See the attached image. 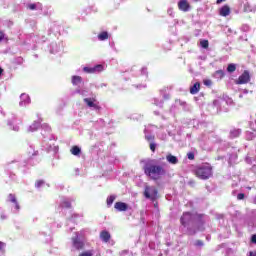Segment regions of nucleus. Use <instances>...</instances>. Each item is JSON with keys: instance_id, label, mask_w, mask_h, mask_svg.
Wrapping results in <instances>:
<instances>
[{"instance_id": "f257e3e1", "label": "nucleus", "mask_w": 256, "mask_h": 256, "mask_svg": "<svg viewBox=\"0 0 256 256\" xmlns=\"http://www.w3.org/2000/svg\"><path fill=\"white\" fill-rule=\"evenodd\" d=\"M180 223L187 228V235H195L197 231H203V228L195 229V225L203 224V215L191 212H184L180 218Z\"/></svg>"}, {"instance_id": "f03ea898", "label": "nucleus", "mask_w": 256, "mask_h": 256, "mask_svg": "<svg viewBox=\"0 0 256 256\" xmlns=\"http://www.w3.org/2000/svg\"><path fill=\"white\" fill-rule=\"evenodd\" d=\"M144 173L151 177V179L157 180L161 175H165V168L159 165H146L144 167Z\"/></svg>"}, {"instance_id": "7ed1b4c3", "label": "nucleus", "mask_w": 256, "mask_h": 256, "mask_svg": "<svg viewBox=\"0 0 256 256\" xmlns=\"http://www.w3.org/2000/svg\"><path fill=\"white\" fill-rule=\"evenodd\" d=\"M213 175V168L209 164L201 165L196 169V177L199 179H209Z\"/></svg>"}, {"instance_id": "20e7f679", "label": "nucleus", "mask_w": 256, "mask_h": 256, "mask_svg": "<svg viewBox=\"0 0 256 256\" xmlns=\"http://www.w3.org/2000/svg\"><path fill=\"white\" fill-rule=\"evenodd\" d=\"M144 196L146 199H157V188L153 186H146L144 191Z\"/></svg>"}, {"instance_id": "39448f33", "label": "nucleus", "mask_w": 256, "mask_h": 256, "mask_svg": "<svg viewBox=\"0 0 256 256\" xmlns=\"http://www.w3.org/2000/svg\"><path fill=\"white\" fill-rule=\"evenodd\" d=\"M72 245H73L74 249H77L78 251L83 249V247H85V243L79 237V232H76L75 236L72 237Z\"/></svg>"}, {"instance_id": "423d86ee", "label": "nucleus", "mask_w": 256, "mask_h": 256, "mask_svg": "<svg viewBox=\"0 0 256 256\" xmlns=\"http://www.w3.org/2000/svg\"><path fill=\"white\" fill-rule=\"evenodd\" d=\"M251 81V76L249 75V71H244L239 78L236 80L237 85H245V83H249Z\"/></svg>"}, {"instance_id": "0eeeda50", "label": "nucleus", "mask_w": 256, "mask_h": 256, "mask_svg": "<svg viewBox=\"0 0 256 256\" xmlns=\"http://www.w3.org/2000/svg\"><path fill=\"white\" fill-rule=\"evenodd\" d=\"M83 71L85 73H101V71H103V65L98 64L94 67H84Z\"/></svg>"}, {"instance_id": "6e6552de", "label": "nucleus", "mask_w": 256, "mask_h": 256, "mask_svg": "<svg viewBox=\"0 0 256 256\" xmlns=\"http://www.w3.org/2000/svg\"><path fill=\"white\" fill-rule=\"evenodd\" d=\"M178 9L180 11H184V13H187L191 9V5H189V2L187 0H180L178 2Z\"/></svg>"}, {"instance_id": "1a4fd4ad", "label": "nucleus", "mask_w": 256, "mask_h": 256, "mask_svg": "<svg viewBox=\"0 0 256 256\" xmlns=\"http://www.w3.org/2000/svg\"><path fill=\"white\" fill-rule=\"evenodd\" d=\"M31 103V98L27 94H21L20 96V107H25L26 105H29Z\"/></svg>"}, {"instance_id": "9d476101", "label": "nucleus", "mask_w": 256, "mask_h": 256, "mask_svg": "<svg viewBox=\"0 0 256 256\" xmlns=\"http://www.w3.org/2000/svg\"><path fill=\"white\" fill-rule=\"evenodd\" d=\"M100 239L103 241V243H109V240L111 239V234L107 230H103L100 232Z\"/></svg>"}, {"instance_id": "9b49d317", "label": "nucleus", "mask_w": 256, "mask_h": 256, "mask_svg": "<svg viewBox=\"0 0 256 256\" xmlns=\"http://www.w3.org/2000/svg\"><path fill=\"white\" fill-rule=\"evenodd\" d=\"M114 208L117 211H127V209H129V205H127L125 202H116Z\"/></svg>"}, {"instance_id": "f8f14e48", "label": "nucleus", "mask_w": 256, "mask_h": 256, "mask_svg": "<svg viewBox=\"0 0 256 256\" xmlns=\"http://www.w3.org/2000/svg\"><path fill=\"white\" fill-rule=\"evenodd\" d=\"M27 9H30V11L40 10L43 11V4L41 3H34V4H27Z\"/></svg>"}, {"instance_id": "ddd939ff", "label": "nucleus", "mask_w": 256, "mask_h": 256, "mask_svg": "<svg viewBox=\"0 0 256 256\" xmlns=\"http://www.w3.org/2000/svg\"><path fill=\"white\" fill-rule=\"evenodd\" d=\"M166 160L168 161V163H170L171 165H177V163H179V159L177 158V156H174L173 154H168L166 156Z\"/></svg>"}, {"instance_id": "4468645a", "label": "nucleus", "mask_w": 256, "mask_h": 256, "mask_svg": "<svg viewBox=\"0 0 256 256\" xmlns=\"http://www.w3.org/2000/svg\"><path fill=\"white\" fill-rule=\"evenodd\" d=\"M8 199L11 203H14L16 211H19V209H21L14 194H9Z\"/></svg>"}, {"instance_id": "2eb2a0df", "label": "nucleus", "mask_w": 256, "mask_h": 256, "mask_svg": "<svg viewBox=\"0 0 256 256\" xmlns=\"http://www.w3.org/2000/svg\"><path fill=\"white\" fill-rule=\"evenodd\" d=\"M231 14V8H229V6H223L221 9H220V15L222 17H228V15Z\"/></svg>"}, {"instance_id": "dca6fc26", "label": "nucleus", "mask_w": 256, "mask_h": 256, "mask_svg": "<svg viewBox=\"0 0 256 256\" xmlns=\"http://www.w3.org/2000/svg\"><path fill=\"white\" fill-rule=\"evenodd\" d=\"M199 89H201V84L199 82H196L191 88L190 93L191 95H197L199 93Z\"/></svg>"}, {"instance_id": "f3484780", "label": "nucleus", "mask_w": 256, "mask_h": 256, "mask_svg": "<svg viewBox=\"0 0 256 256\" xmlns=\"http://www.w3.org/2000/svg\"><path fill=\"white\" fill-rule=\"evenodd\" d=\"M239 135H241V129L234 128L230 130L231 139H235L236 137H239Z\"/></svg>"}, {"instance_id": "a211bd4d", "label": "nucleus", "mask_w": 256, "mask_h": 256, "mask_svg": "<svg viewBox=\"0 0 256 256\" xmlns=\"http://www.w3.org/2000/svg\"><path fill=\"white\" fill-rule=\"evenodd\" d=\"M80 83H83V78H81V76H72L73 85H80Z\"/></svg>"}, {"instance_id": "6ab92c4d", "label": "nucleus", "mask_w": 256, "mask_h": 256, "mask_svg": "<svg viewBox=\"0 0 256 256\" xmlns=\"http://www.w3.org/2000/svg\"><path fill=\"white\" fill-rule=\"evenodd\" d=\"M84 103L88 105V107H93L94 109H97V104L91 99V98H85Z\"/></svg>"}, {"instance_id": "aec40b11", "label": "nucleus", "mask_w": 256, "mask_h": 256, "mask_svg": "<svg viewBox=\"0 0 256 256\" xmlns=\"http://www.w3.org/2000/svg\"><path fill=\"white\" fill-rule=\"evenodd\" d=\"M41 125V122L39 121H34L32 125L29 127V131L33 133V131H37L39 129V126Z\"/></svg>"}, {"instance_id": "412c9836", "label": "nucleus", "mask_w": 256, "mask_h": 256, "mask_svg": "<svg viewBox=\"0 0 256 256\" xmlns=\"http://www.w3.org/2000/svg\"><path fill=\"white\" fill-rule=\"evenodd\" d=\"M61 207L63 209H70L71 207V201H69V199L65 198L62 203H61Z\"/></svg>"}, {"instance_id": "4be33fe9", "label": "nucleus", "mask_w": 256, "mask_h": 256, "mask_svg": "<svg viewBox=\"0 0 256 256\" xmlns=\"http://www.w3.org/2000/svg\"><path fill=\"white\" fill-rule=\"evenodd\" d=\"M99 41H106V39H109V33L102 32L98 35Z\"/></svg>"}, {"instance_id": "5701e85b", "label": "nucleus", "mask_w": 256, "mask_h": 256, "mask_svg": "<svg viewBox=\"0 0 256 256\" xmlns=\"http://www.w3.org/2000/svg\"><path fill=\"white\" fill-rule=\"evenodd\" d=\"M70 151L72 155H75V156L81 155V148H79L78 146L72 147Z\"/></svg>"}, {"instance_id": "b1692460", "label": "nucleus", "mask_w": 256, "mask_h": 256, "mask_svg": "<svg viewBox=\"0 0 256 256\" xmlns=\"http://www.w3.org/2000/svg\"><path fill=\"white\" fill-rule=\"evenodd\" d=\"M214 77L216 79H223V77H225V72H223V70H218L214 73Z\"/></svg>"}, {"instance_id": "393cba45", "label": "nucleus", "mask_w": 256, "mask_h": 256, "mask_svg": "<svg viewBox=\"0 0 256 256\" xmlns=\"http://www.w3.org/2000/svg\"><path fill=\"white\" fill-rule=\"evenodd\" d=\"M244 11H246L247 13H249V12H251V11H256V6H254V7H251V5H249V4H246V5H244Z\"/></svg>"}, {"instance_id": "a878e982", "label": "nucleus", "mask_w": 256, "mask_h": 256, "mask_svg": "<svg viewBox=\"0 0 256 256\" xmlns=\"http://www.w3.org/2000/svg\"><path fill=\"white\" fill-rule=\"evenodd\" d=\"M145 139H147L150 143H153L155 136H153V134H147V130H145Z\"/></svg>"}, {"instance_id": "bb28decb", "label": "nucleus", "mask_w": 256, "mask_h": 256, "mask_svg": "<svg viewBox=\"0 0 256 256\" xmlns=\"http://www.w3.org/2000/svg\"><path fill=\"white\" fill-rule=\"evenodd\" d=\"M115 199H116L115 195H111L110 197L107 198L108 207H111L113 205V202L115 201Z\"/></svg>"}, {"instance_id": "cd10ccee", "label": "nucleus", "mask_w": 256, "mask_h": 256, "mask_svg": "<svg viewBox=\"0 0 256 256\" xmlns=\"http://www.w3.org/2000/svg\"><path fill=\"white\" fill-rule=\"evenodd\" d=\"M236 69H237V67L235 66V64H229L227 67L228 73H235Z\"/></svg>"}, {"instance_id": "c85d7f7f", "label": "nucleus", "mask_w": 256, "mask_h": 256, "mask_svg": "<svg viewBox=\"0 0 256 256\" xmlns=\"http://www.w3.org/2000/svg\"><path fill=\"white\" fill-rule=\"evenodd\" d=\"M205 245V243L202 240H196L194 242V247H198V249H201V247H203Z\"/></svg>"}, {"instance_id": "c756f323", "label": "nucleus", "mask_w": 256, "mask_h": 256, "mask_svg": "<svg viewBox=\"0 0 256 256\" xmlns=\"http://www.w3.org/2000/svg\"><path fill=\"white\" fill-rule=\"evenodd\" d=\"M255 135H256V132L248 131V132H246V139L252 140L255 137Z\"/></svg>"}, {"instance_id": "7c9ffc66", "label": "nucleus", "mask_w": 256, "mask_h": 256, "mask_svg": "<svg viewBox=\"0 0 256 256\" xmlns=\"http://www.w3.org/2000/svg\"><path fill=\"white\" fill-rule=\"evenodd\" d=\"M200 45L203 49H207L209 47V41L208 40H202L200 42Z\"/></svg>"}, {"instance_id": "2f4dec72", "label": "nucleus", "mask_w": 256, "mask_h": 256, "mask_svg": "<svg viewBox=\"0 0 256 256\" xmlns=\"http://www.w3.org/2000/svg\"><path fill=\"white\" fill-rule=\"evenodd\" d=\"M156 147H157V144H155V142H150V149L151 151H153V153H155Z\"/></svg>"}, {"instance_id": "473e14b6", "label": "nucleus", "mask_w": 256, "mask_h": 256, "mask_svg": "<svg viewBox=\"0 0 256 256\" xmlns=\"http://www.w3.org/2000/svg\"><path fill=\"white\" fill-rule=\"evenodd\" d=\"M79 256H93V251H86L80 254Z\"/></svg>"}, {"instance_id": "72a5a7b5", "label": "nucleus", "mask_w": 256, "mask_h": 256, "mask_svg": "<svg viewBox=\"0 0 256 256\" xmlns=\"http://www.w3.org/2000/svg\"><path fill=\"white\" fill-rule=\"evenodd\" d=\"M204 85H206V87H211V85H213V82L211 80H204Z\"/></svg>"}, {"instance_id": "f704fd0d", "label": "nucleus", "mask_w": 256, "mask_h": 256, "mask_svg": "<svg viewBox=\"0 0 256 256\" xmlns=\"http://www.w3.org/2000/svg\"><path fill=\"white\" fill-rule=\"evenodd\" d=\"M188 159H190V161H193V159H195V154H193V152H190L187 154Z\"/></svg>"}, {"instance_id": "c9c22d12", "label": "nucleus", "mask_w": 256, "mask_h": 256, "mask_svg": "<svg viewBox=\"0 0 256 256\" xmlns=\"http://www.w3.org/2000/svg\"><path fill=\"white\" fill-rule=\"evenodd\" d=\"M237 199H238V201H242V199H245V194L244 193H239L237 195Z\"/></svg>"}, {"instance_id": "e433bc0d", "label": "nucleus", "mask_w": 256, "mask_h": 256, "mask_svg": "<svg viewBox=\"0 0 256 256\" xmlns=\"http://www.w3.org/2000/svg\"><path fill=\"white\" fill-rule=\"evenodd\" d=\"M45 182L43 181V180H38L37 182H36V187L37 188H39V187H41V185H43Z\"/></svg>"}, {"instance_id": "4c0bfd02", "label": "nucleus", "mask_w": 256, "mask_h": 256, "mask_svg": "<svg viewBox=\"0 0 256 256\" xmlns=\"http://www.w3.org/2000/svg\"><path fill=\"white\" fill-rule=\"evenodd\" d=\"M129 255V250H123L120 252V256H127Z\"/></svg>"}, {"instance_id": "58836bf2", "label": "nucleus", "mask_w": 256, "mask_h": 256, "mask_svg": "<svg viewBox=\"0 0 256 256\" xmlns=\"http://www.w3.org/2000/svg\"><path fill=\"white\" fill-rule=\"evenodd\" d=\"M154 104L157 105V107H163V102L162 101L158 102L157 100H155Z\"/></svg>"}, {"instance_id": "ea45409f", "label": "nucleus", "mask_w": 256, "mask_h": 256, "mask_svg": "<svg viewBox=\"0 0 256 256\" xmlns=\"http://www.w3.org/2000/svg\"><path fill=\"white\" fill-rule=\"evenodd\" d=\"M3 39H5V34L0 31V43L3 41Z\"/></svg>"}, {"instance_id": "a19ab883", "label": "nucleus", "mask_w": 256, "mask_h": 256, "mask_svg": "<svg viewBox=\"0 0 256 256\" xmlns=\"http://www.w3.org/2000/svg\"><path fill=\"white\" fill-rule=\"evenodd\" d=\"M141 74L142 75H147V68H142L141 69Z\"/></svg>"}, {"instance_id": "79ce46f5", "label": "nucleus", "mask_w": 256, "mask_h": 256, "mask_svg": "<svg viewBox=\"0 0 256 256\" xmlns=\"http://www.w3.org/2000/svg\"><path fill=\"white\" fill-rule=\"evenodd\" d=\"M252 243L256 244V234L252 235V239H251Z\"/></svg>"}, {"instance_id": "37998d69", "label": "nucleus", "mask_w": 256, "mask_h": 256, "mask_svg": "<svg viewBox=\"0 0 256 256\" xmlns=\"http://www.w3.org/2000/svg\"><path fill=\"white\" fill-rule=\"evenodd\" d=\"M213 105H214L215 107H218V105H219V100H214V101H213Z\"/></svg>"}, {"instance_id": "c03bdc74", "label": "nucleus", "mask_w": 256, "mask_h": 256, "mask_svg": "<svg viewBox=\"0 0 256 256\" xmlns=\"http://www.w3.org/2000/svg\"><path fill=\"white\" fill-rule=\"evenodd\" d=\"M3 247H5V243L0 241V251H1V249H3Z\"/></svg>"}, {"instance_id": "a18cd8bd", "label": "nucleus", "mask_w": 256, "mask_h": 256, "mask_svg": "<svg viewBox=\"0 0 256 256\" xmlns=\"http://www.w3.org/2000/svg\"><path fill=\"white\" fill-rule=\"evenodd\" d=\"M168 14L173 15V8L168 9Z\"/></svg>"}, {"instance_id": "49530a36", "label": "nucleus", "mask_w": 256, "mask_h": 256, "mask_svg": "<svg viewBox=\"0 0 256 256\" xmlns=\"http://www.w3.org/2000/svg\"><path fill=\"white\" fill-rule=\"evenodd\" d=\"M12 129L13 131H19V126H14Z\"/></svg>"}, {"instance_id": "de8ad7c7", "label": "nucleus", "mask_w": 256, "mask_h": 256, "mask_svg": "<svg viewBox=\"0 0 256 256\" xmlns=\"http://www.w3.org/2000/svg\"><path fill=\"white\" fill-rule=\"evenodd\" d=\"M0 217H1L2 220L7 219V216H5V214H2Z\"/></svg>"}, {"instance_id": "09e8293b", "label": "nucleus", "mask_w": 256, "mask_h": 256, "mask_svg": "<svg viewBox=\"0 0 256 256\" xmlns=\"http://www.w3.org/2000/svg\"><path fill=\"white\" fill-rule=\"evenodd\" d=\"M17 61H18V63L21 64V63H23V58H18Z\"/></svg>"}, {"instance_id": "8fccbe9b", "label": "nucleus", "mask_w": 256, "mask_h": 256, "mask_svg": "<svg viewBox=\"0 0 256 256\" xmlns=\"http://www.w3.org/2000/svg\"><path fill=\"white\" fill-rule=\"evenodd\" d=\"M249 256H256V252H249Z\"/></svg>"}, {"instance_id": "3c124183", "label": "nucleus", "mask_w": 256, "mask_h": 256, "mask_svg": "<svg viewBox=\"0 0 256 256\" xmlns=\"http://www.w3.org/2000/svg\"><path fill=\"white\" fill-rule=\"evenodd\" d=\"M44 127H46V131H51V128L47 125H44Z\"/></svg>"}, {"instance_id": "603ef678", "label": "nucleus", "mask_w": 256, "mask_h": 256, "mask_svg": "<svg viewBox=\"0 0 256 256\" xmlns=\"http://www.w3.org/2000/svg\"><path fill=\"white\" fill-rule=\"evenodd\" d=\"M223 1H225V0H217L216 3L219 5V4L223 3Z\"/></svg>"}, {"instance_id": "864d4df0", "label": "nucleus", "mask_w": 256, "mask_h": 256, "mask_svg": "<svg viewBox=\"0 0 256 256\" xmlns=\"http://www.w3.org/2000/svg\"><path fill=\"white\" fill-rule=\"evenodd\" d=\"M252 169H253V171H256V165H254V166L252 167Z\"/></svg>"}, {"instance_id": "5fc2aeb1", "label": "nucleus", "mask_w": 256, "mask_h": 256, "mask_svg": "<svg viewBox=\"0 0 256 256\" xmlns=\"http://www.w3.org/2000/svg\"><path fill=\"white\" fill-rule=\"evenodd\" d=\"M75 217H78V215H77V214H74V215L72 216V219L75 218Z\"/></svg>"}, {"instance_id": "6e6d98bb", "label": "nucleus", "mask_w": 256, "mask_h": 256, "mask_svg": "<svg viewBox=\"0 0 256 256\" xmlns=\"http://www.w3.org/2000/svg\"><path fill=\"white\" fill-rule=\"evenodd\" d=\"M76 93H81V90L80 89L76 90Z\"/></svg>"}, {"instance_id": "4d7b16f0", "label": "nucleus", "mask_w": 256, "mask_h": 256, "mask_svg": "<svg viewBox=\"0 0 256 256\" xmlns=\"http://www.w3.org/2000/svg\"><path fill=\"white\" fill-rule=\"evenodd\" d=\"M3 73V70L0 68V75Z\"/></svg>"}, {"instance_id": "13d9d810", "label": "nucleus", "mask_w": 256, "mask_h": 256, "mask_svg": "<svg viewBox=\"0 0 256 256\" xmlns=\"http://www.w3.org/2000/svg\"><path fill=\"white\" fill-rule=\"evenodd\" d=\"M101 87H105V84H101Z\"/></svg>"}, {"instance_id": "bf43d9fd", "label": "nucleus", "mask_w": 256, "mask_h": 256, "mask_svg": "<svg viewBox=\"0 0 256 256\" xmlns=\"http://www.w3.org/2000/svg\"><path fill=\"white\" fill-rule=\"evenodd\" d=\"M8 125H12L11 122H8Z\"/></svg>"}, {"instance_id": "052dcab7", "label": "nucleus", "mask_w": 256, "mask_h": 256, "mask_svg": "<svg viewBox=\"0 0 256 256\" xmlns=\"http://www.w3.org/2000/svg\"><path fill=\"white\" fill-rule=\"evenodd\" d=\"M248 189H251V187H248Z\"/></svg>"}]
</instances>
